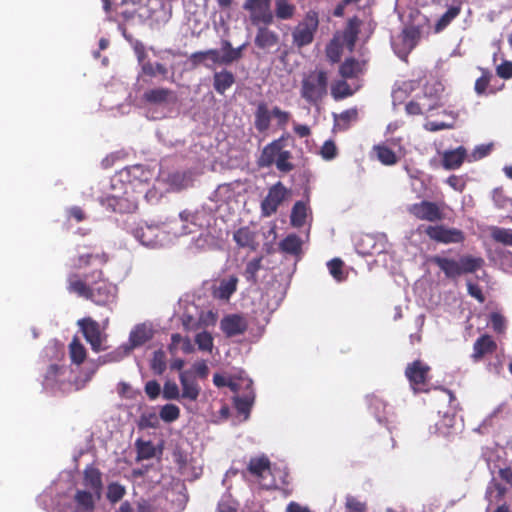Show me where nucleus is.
Here are the masks:
<instances>
[{
    "label": "nucleus",
    "instance_id": "4468645a",
    "mask_svg": "<svg viewBox=\"0 0 512 512\" xmlns=\"http://www.w3.org/2000/svg\"><path fill=\"white\" fill-rule=\"evenodd\" d=\"M66 371L64 365H49L43 375V386L46 389L61 390L66 383Z\"/></svg>",
    "mask_w": 512,
    "mask_h": 512
},
{
    "label": "nucleus",
    "instance_id": "5701e85b",
    "mask_svg": "<svg viewBox=\"0 0 512 512\" xmlns=\"http://www.w3.org/2000/svg\"><path fill=\"white\" fill-rule=\"evenodd\" d=\"M497 348L496 342L491 336L485 334L479 337L473 345L472 358L474 361H479L486 354L493 353Z\"/></svg>",
    "mask_w": 512,
    "mask_h": 512
},
{
    "label": "nucleus",
    "instance_id": "a18cd8bd",
    "mask_svg": "<svg viewBox=\"0 0 512 512\" xmlns=\"http://www.w3.org/2000/svg\"><path fill=\"white\" fill-rule=\"evenodd\" d=\"M491 237L495 242L503 245L512 246V230L500 227L491 229Z\"/></svg>",
    "mask_w": 512,
    "mask_h": 512
},
{
    "label": "nucleus",
    "instance_id": "7c9ffc66",
    "mask_svg": "<svg viewBox=\"0 0 512 512\" xmlns=\"http://www.w3.org/2000/svg\"><path fill=\"white\" fill-rule=\"evenodd\" d=\"M233 239L241 248L256 249V233L247 226L236 230L233 234Z\"/></svg>",
    "mask_w": 512,
    "mask_h": 512
},
{
    "label": "nucleus",
    "instance_id": "603ef678",
    "mask_svg": "<svg viewBox=\"0 0 512 512\" xmlns=\"http://www.w3.org/2000/svg\"><path fill=\"white\" fill-rule=\"evenodd\" d=\"M126 493L125 487L118 482H112L107 487V499L111 503L120 501Z\"/></svg>",
    "mask_w": 512,
    "mask_h": 512
},
{
    "label": "nucleus",
    "instance_id": "338daca9",
    "mask_svg": "<svg viewBox=\"0 0 512 512\" xmlns=\"http://www.w3.org/2000/svg\"><path fill=\"white\" fill-rule=\"evenodd\" d=\"M490 323L494 331L501 333L505 328L504 317L499 313H492L490 316Z\"/></svg>",
    "mask_w": 512,
    "mask_h": 512
},
{
    "label": "nucleus",
    "instance_id": "13d9d810",
    "mask_svg": "<svg viewBox=\"0 0 512 512\" xmlns=\"http://www.w3.org/2000/svg\"><path fill=\"white\" fill-rule=\"evenodd\" d=\"M337 154H338V149L333 140H327L323 143L321 150H320V155L322 156V158L324 160H327V161L333 160L334 158H336Z\"/></svg>",
    "mask_w": 512,
    "mask_h": 512
},
{
    "label": "nucleus",
    "instance_id": "c03bdc74",
    "mask_svg": "<svg viewBox=\"0 0 512 512\" xmlns=\"http://www.w3.org/2000/svg\"><path fill=\"white\" fill-rule=\"evenodd\" d=\"M359 71V63L354 58L346 59L339 68V73L343 78H354Z\"/></svg>",
    "mask_w": 512,
    "mask_h": 512
},
{
    "label": "nucleus",
    "instance_id": "f3484780",
    "mask_svg": "<svg viewBox=\"0 0 512 512\" xmlns=\"http://www.w3.org/2000/svg\"><path fill=\"white\" fill-rule=\"evenodd\" d=\"M179 381L182 387L181 400L196 401L200 395L201 387L195 377L192 376L191 372H180Z\"/></svg>",
    "mask_w": 512,
    "mask_h": 512
},
{
    "label": "nucleus",
    "instance_id": "2f4dec72",
    "mask_svg": "<svg viewBox=\"0 0 512 512\" xmlns=\"http://www.w3.org/2000/svg\"><path fill=\"white\" fill-rule=\"evenodd\" d=\"M378 161L385 166L395 165L399 158L396 153L386 144H377L373 146Z\"/></svg>",
    "mask_w": 512,
    "mask_h": 512
},
{
    "label": "nucleus",
    "instance_id": "dca6fc26",
    "mask_svg": "<svg viewBox=\"0 0 512 512\" xmlns=\"http://www.w3.org/2000/svg\"><path fill=\"white\" fill-rule=\"evenodd\" d=\"M142 99L151 105H164L176 102L175 92L169 88L157 87L144 92Z\"/></svg>",
    "mask_w": 512,
    "mask_h": 512
},
{
    "label": "nucleus",
    "instance_id": "a19ab883",
    "mask_svg": "<svg viewBox=\"0 0 512 512\" xmlns=\"http://www.w3.org/2000/svg\"><path fill=\"white\" fill-rule=\"evenodd\" d=\"M261 262H262V258L258 257V258H254V259L250 260L246 264L243 274H244V277L246 278V280L253 285L256 284L258 281L257 273L261 269Z\"/></svg>",
    "mask_w": 512,
    "mask_h": 512
},
{
    "label": "nucleus",
    "instance_id": "3c124183",
    "mask_svg": "<svg viewBox=\"0 0 512 512\" xmlns=\"http://www.w3.org/2000/svg\"><path fill=\"white\" fill-rule=\"evenodd\" d=\"M292 154L288 150H282L274 163L277 169L281 172L287 173L294 169V165L290 162Z\"/></svg>",
    "mask_w": 512,
    "mask_h": 512
},
{
    "label": "nucleus",
    "instance_id": "ea45409f",
    "mask_svg": "<svg viewBox=\"0 0 512 512\" xmlns=\"http://www.w3.org/2000/svg\"><path fill=\"white\" fill-rule=\"evenodd\" d=\"M461 12L460 6H451L448 10L439 18L435 24V30L437 32L445 29Z\"/></svg>",
    "mask_w": 512,
    "mask_h": 512
},
{
    "label": "nucleus",
    "instance_id": "c756f323",
    "mask_svg": "<svg viewBox=\"0 0 512 512\" xmlns=\"http://www.w3.org/2000/svg\"><path fill=\"white\" fill-rule=\"evenodd\" d=\"M361 24L362 22L357 16L350 18L347 22L343 31V41L349 50H353L355 46Z\"/></svg>",
    "mask_w": 512,
    "mask_h": 512
},
{
    "label": "nucleus",
    "instance_id": "0eeeda50",
    "mask_svg": "<svg viewBox=\"0 0 512 512\" xmlns=\"http://www.w3.org/2000/svg\"><path fill=\"white\" fill-rule=\"evenodd\" d=\"M245 47L246 45L242 44L234 48L229 40L223 39L221 40L220 51L217 49L206 50L207 60H210L213 64L230 65L243 57Z\"/></svg>",
    "mask_w": 512,
    "mask_h": 512
},
{
    "label": "nucleus",
    "instance_id": "6e6d98bb",
    "mask_svg": "<svg viewBox=\"0 0 512 512\" xmlns=\"http://www.w3.org/2000/svg\"><path fill=\"white\" fill-rule=\"evenodd\" d=\"M195 342L198 345V348L202 351L211 352L213 348V337L207 331H203L198 333L195 336Z\"/></svg>",
    "mask_w": 512,
    "mask_h": 512
},
{
    "label": "nucleus",
    "instance_id": "4be33fe9",
    "mask_svg": "<svg viewBox=\"0 0 512 512\" xmlns=\"http://www.w3.org/2000/svg\"><path fill=\"white\" fill-rule=\"evenodd\" d=\"M467 156V150L463 146L448 150L443 153L442 166L447 170L458 169Z\"/></svg>",
    "mask_w": 512,
    "mask_h": 512
},
{
    "label": "nucleus",
    "instance_id": "39448f33",
    "mask_svg": "<svg viewBox=\"0 0 512 512\" xmlns=\"http://www.w3.org/2000/svg\"><path fill=\"white\" fill-rule=\"evenodd\" d=\"M430 371V366L419 359L406 366L405 377L414 394L429 392Z\"/></svg>",
    "mask_w": 512,
    "mask_h": 512
},
{
    "label": "nucleus",
    "instance_id": "4d7b16f0",
    "mask_svg": "<svg viewBox=\"0 0 512 512\" xmlns=\"http://www.w3.org/2000/svg\"><path fill=\"white\" fill-rule=\"evenodd\" d=\"M345 500V507L348 512H367L366 502L359 500L357 497L347 495Z\"/></svg>",
    "mask_w": 512,
    "mask_h": 512
},
{
    "label": "nucleus",
    "instance_id": "f03ea898",
    "mask_svg": "<svg viewBox=\"0 0 512 512\" xmlns=\"http://www.w3.org/2000/svg\"><path fill=\"white\" fill-rule=\"evenodd\" d=\"M328 94V73L315 69L303 75L300 95L310 105L320 104Z\"/></svg>",
    "mask_w": 512,
    "mask_h": 512
},
{
    "label": "nucleus",
    "instance_id": "2eb2a0df",
    "mask_svg": "<svg viewBox=\"0 0 512 512\" xmlns=\"http://www.w3.org/2000/svg\"><path fill=\"white\" fill-rule=\"evenodd\" d=\"M220 328L227 337H234L247 331L248 322L242 315L229 314L221 319Z\"/></svg>",
    "mask_w": 512,
    "mask_h": 512
},
{
    "label": "nucleus",
    "instance_id": "9d476101",
    "mask_svg": "<svg viewBox=\"0 0 512 512\" xmlns=\"http://www.w3.org/2000/svg\"><path fill=\"white\" fill-rule=\"evenodd\" d=\"M425 234L433 241L442 244H459L465 240V234L462 230L445 225L428 226Z\"/></svg>",
    "mask_w": 512,
    "mask_h": 512
},
{
    "label": "nucleus",
    "instance_id": "774afa93",
    "mask_svg": "<svg viewBox=\"0 0 512 512\" xmlns=\"http://www.w3.org/2000/svg\"><path fill=\"white\" fill-rule=\"evenodd\" d=\"M193 371L198 377L202 379H205L209 374L208 365L204 360L195 362L193 364Z\"/></svg>",
    "mask_w": 512,
    "mask_h": 512
},
{
    "label": "nucleus",
    "instance_id": "cd10ccee",
    "mask_svg": "<svg viewBox=\"0 0 512 512\" xmlns=\"http://www.w3.org/2000/svg\"><path fill=\"white\" fill-rule=\"evenodd\" d=\"M258 30L255 36V45L260 49H266L275 46L279 37L276 32L267 28V26H257Z\"/></svg>",
    "mask_w": 512,
    "mask_h": 512
},
{
    "label": "nucleus",
    "instance_id": "412c9836",
    "mask_svg": "<svg viewBox=\"0 0 512 512\" xmlns=\"http://www.w3.org/2000/svg\"><path fill=\"white\" fill-rule=\"evenodd\" d=\"M153 337V330L146 324H139L130 332L129 342L126 343L128 347H131V351L134 348L144 345L146 342L151 340Z\"/></svg>",
    "mask_w": 512,
    "mask_h": 512
},
{
    "label": "nucleus",
    "instance_id": "aec40b11",
    "mask_svg": "<svg viewBox=\"0 0 512 512\" xmlns=\"http://www.w3.org/2000/svg\"><path fill=\"white\" fill-rule=\"evenodd\" d=\"M238 277L230 275L219 281V285L214 288L213 296L219 300L228 301L236 292L238 286Z\"/></svg>",
    "mask_w": 512,
    "mask_h": 512
},
{
    "label": "nucleus",
    "instance_id": "052dcab7",
    "mask_svg": "<svg viewBox=\"0 0 512 512\" xmlns=\"http://www.w3.org/2000/svg\"><path fill=\"white\" fill-rule=\"evenodd\" d=\"M496 74L498 77L509 80L512 78V61L504 60L496 67Z\"/></svg>",
    "mask_w": 512,
    "mask_h": 512
},
{
    "label": "nucleus",
    "instance_id": "a211bd4d",
    "mask_svg": "<svg viewBox=\"0 0 512 512\" xmlns=\"http://www.w3.org/2000/svg\"><path fill=\"white\" fill-rule=\"evenodd\" d=\"M284 141V136H281L280 138L275 139L271 143L267 144L260 154L258 165L260 167L272 166L284 148Z\"/></svg>",
    "mask_w": 512,
    "mask_h": 512
},
{
    "label": "nucleus",
    "instance_id": "680f3d73",
    "mask_svg": "<svg viewBox=\"0 0 512 512\" xmlns=\"http://www.w3.org/2000/svg\"><path fill=\"white\" fill-rule=\"evenodd\" d=\"M146 395L151 399L155 400L161 393L160 384L156 380L148 381L144 387Z\"/></svg>",
    "mask_w": 512,
    "mask_h": 512
},
{
    "label": "nucleus",
    "instance_id": "49530a36",
    "mask_svg": "<svg viewBox=\"0 0 512 512\" xmlns=\"http://www.w3.org/2000/svg\"><path fill=\"white\" fill-rule=\"evenodd\" d=\"M131 353V347L125 344L120 345L114 351L105 354L103 358L104 363L119 362Z\"/></svg>",
    "mask_w": 512,
    "mask_h": 512
},
{
    "label": "nucleus",
    "instance_id": "bb28decb",
    "mask_svg": "<svg viewBox=\"0 0 512 512\" xmlns=\"http://www.w3.org/2000/svg\"><path fill=\"white\" fill-rule=\"evenodd\" d=\"M234 83L235 76L229 70L223 69L213 74V87L215 91L220 95H224L225 92L230 89Z\"/></svg>",
    "mask_w": 512,
    "mask_h": 512
},
{
    "label": "nucleus",
    "instance_id": "e2e57ef3",
    "mask_svg": "<svg viewBox=\"0 0 512 512\" xmlns=\"http://www.w3.org/2000/svg\"><path fill=\"white\" fill-rule=\"evenodd\" d=\"M272 117L277 119L278 125L280 127H285L289 122L290 113L281 110L278 106H275L272 109Z\"/></svg>",
    "mask_w": 512,
    "mask_h": 512
},
{
    "label": "nucleus",
    "instance_id": "864d4df0",
    "mask_svg": "<svg viewBox=\"0 0 512 512\" xmlns=\"http://www.w3.org/2000/svg\"><path fill=\"white\" fill-rule=\"evenodd\" d=\"M482 75L476 79L474 84V90L477 95H483L489 86L492 78V74L488 69H481Z\"/></svg>",
    "mask_w": 512,
    "mask_h": 512
},
{
    "label": "nucleus",
    "instance_id": "e433bc0d",
    "mask_svg": "<svg viewBox=\"0 0 512 512\" xmlns=\"http://www.w3.org/2000/svg\"><path fill=\"white\" fill-rule=\"evenodd\" d=\"M155 229L149 225H141L133 229L132 234L141 244L150 246L154 243Z\"/></svg>",
    "mask_w": 512,
    "mask_h": 512
},
{
    "label": "nucleus",
    "instance_id": "72a5a7b5",
    "mask_svg": "<svg viewBox=\"0 0 512 512\" xmlns=\"http://www.w3.org/2000/svg\"><path fill=\"white\" fill-rule=\"evenodd\" d=\"M68 348L72 363L81 365L86 359L87 351L77 336L73 337Z\"/></svg>",
    "mask_w": 512,
    "mask_h": 512
},
{
    "label": "nucleus",
    "instance_id": "de8ad7c7",
    "mask_svg": "<svg viewBox=\"0 0 512 512\" xmlns=\"http://www.w3.org/2000/svg\"><path fill=\"white\" fill-rule=\"evenodd\" d=\"M160 418L166 423H172L180 417V409L175 404H166L161 407Z\"/></svg>",
    "mask_w": 512,
    "mask_h": 512
},
{
    "label": "nucleus",
    "instance_id": "09e8293b",
    "mask_svg": "<svg viewBox=\"0 0 512 512\" xmlns=\"http://www.w3.org/2000/svg\"><path fill=\"white\" fill-rule=\"evenodd\" d=\"M76 503L84 509L91 511L94 509L93 492L86 490H78L74 497Z\"/></svg>",
    "mask_w": 512,
    "mask_h": 512
},
{
    "label": "nucleus",
    "instance_id": "c85d7f7f",
    "mask_svg": "<svg viewBox=\"0 0 512 512\" xmlns=\"http://www.w3.org/2000/svg\"><path fill=\"white\" fill-rule=\"evenodd\" d=\"M274 19L287 21L294 18L297 12L296 5L291 0H275L274 2Z\"/></svg>",
    "mask_w": 512,
    "mask_h": 512
},
{
    "label": "nucleus",
    "instance_id": "f704fd0d",
    "mask_svg": "<svg viewBox=\"0 0 512 512\" xmlns=\"http://www.w3.org/2000/svg\"><path fill=\"white\" fill-rule=\"evenodd\" d=\"M442 106V103L438 98L433 99L429 104L419 103L416 101H410L406 104L405 110L409 115H420L423 113V109L431 111Z\"/></svg>",
    "mask_w": 512,
    "mask_h": 512
},
{
    "label": "nucleus",
    "instance_id": "69168bd1",
    "mask_svg": "<svg viewBox=\"0 0 512 512\" xmlns=\"http://www.w3.org/2000/svg\"><path fill=\"white\" fill-rule=\"evenodd\" d=\"M155 455V448L150 442L142 443L138 449V458L150 459Z\"/></svg>",
    "mask_w": 512,
    "mask_h": 512
},
{
    "label": "nucleus",
    "instance_id": "4c0bfd02",
    "mask_svg": "<svg viewBox=\"0 0 512 512\" xmlns=\"http://www.w3.org/2000/svg\"><path fill=\"white\" fill-rule=\"evenodd\" d=\"M129 181L148 182L151 178V171L141 164L130 166L126 169Z\"/></svg>",
    "mask_w": 512,
    "mask_h": 512
},
{
    "label": "nucleus",
    "instance_id": "8fccbe9b",
    "mask_svg": "<svg viewBox=\"0 0 512 512\" xmlns=\"http://www.w3.org/2000/svg\"><path fill=\"white\" fill-rule=\"evenodd\" d=\"M331 94L335 100H341L351 96L353 91L346 81H338L332 86Z\"/></svg>",
    "mask_w": 512,
    "mask_h": 512
},
{
    "label": "nucleus",
    "instance_id": "20e7f679",
    "mask_svg": "<svg viewBox=\"0 0 512 512\" xmlns=\"http://www.w3.org/2000/svg\"><path fill=\"white\" fill-rule=\"evenodd\" d=\"M318 28L319 13L314 9H310L292 29L293 45L300 49L312 44Z\"/></svg>",
    "mask_w": 512,
    "mask_h": 512
},
{
    "label": "nucleus",
    "instance_id": "58836bf2",
    "mask_svg": "<svg viewBox=\"0 0 512 512\" xmlns=\"http://www.w3.org/2000/svg\"><path fill=\"white\" fill-rule=\"evenodd\" d=\"M307 208L304 202L297 201L291 211V224L294 227H301L305 224Z\"/></svg>",
    "mask_w": 512,
    "mask_h": 512
},
{
    "label": "nucleus",
    "instance_id": "ddd939ff",
    "mask_svg": "<svg viewBox=\"0 0 512 512\" xmlns=\"http://www.w3.org/2000/svg\"><path fill=\"white\" fill-rule=\"evenodd\" d=\"M77 324L94 352L98 353L104 350V347H102L103 336L97 321L91 317H85L78 320Z\"/></svg>",
    "mask_w": 512,
    "mask_h": 512
},
{
    "label": "nucleus",
    "instance_id": "423d86ee",
    "mask_svg": "<svg viewBox=\"0 0 512 512\" xmlns=\"http://www.w3.org/2000/svg\"><path fill=\"white\" fill-rule=\"evenodd\" d=\"M243 9L249 12V19L254 26H269L274 23L271 0H246Z\"/></svg>",
    "mask_w": 512,
    "mask_h": 512
},
{
    "label": "nucleus",
    "instance_id": "b1692460",
    "mask_svg": "<svg viewBox=\"0 0 512 512\" xmlns=\"http://www.w3.org/2000/svg\"><path fill=\"white\" fill-rule=\"evenodd\" d=\"M333 119V131H346L352 123L358 120V110L357 108H350L340 114L333 113Z\"/></svg>",
    "mask_w": 512,
    "mask_h": 512
},
{
    "label": "nucleus",
    "instance_id": "7ed1b4c3",
    "mask_svg": "<svg viewBox=\"0 0 512 512\" xmlns=\"http://www.w3.org/2000/svg\"><path fill=\"white\" fill-rule=\"evenodd\" d=\"M431 262L436 264L447 278H457L462 274L474 273L479 270L484 260L480 257L462 256L459 261L451 258L433 256Z\"/></svg>",
    "mask_w": 512,
    "mask_h": 512
},
{
    "label": "nucleus",
    "instance_id": "393cba45",
    "mask_svg": "<svg viewBox=\"0 0 512 512\" xmlns=\"http://www.w3.org/2000/svg\"><path fill=\"white\" fill-rule=\"evenodd\" d=\"M272 111L265 102L258 103L254 113V126L259 133H265L270 128Z\"/></svg>",
    "mask_w": 512,
    "mask_h": 512
},
{
    "label": "nucleus",
    "instance_id": "f257e3e1",
    "mask_svg": "<svg viewBox=\"0 0 512 512\" xmlns=\"http://www.w3.org/2000/svg\"><path fill=\"white\" fill-rule=\"evenodd\" d=\"M105 252L78 255L71 259V271L67 275L69 293L104 306L114 301L117 287L110 282L102 267L108 262Z\"/></svg>",
    "mask_w": 512,
    "mask_h": 512
},
{
    "label": "nucleus",
    "instance_id": "1a4fd4ad",
    "mask_svg": "<svg viewBox=\"0 0 512 512\" xmlns=\"http://www.w3.org/2000/svg\"><path fill=\"white\" fill-rule=\"evenodd\" d=\"M247 470L259 480L260 486L263 489L271 490L277 488V483L274 478L269 482L265 481L266 475H272L271 462L267 456L252 457L249 460Z\"/></svg>",
    "mask_w": 512,
    "mask_h": 512
},
{
    "label": "nucleus",
    "instance_id": "6e6552de",
    "mask_svg": "<svg viewBox=\"0 0 512 512\" xmlns=\"http://www.w3.org/2000/svg\"><path fill=\"white\" fill-rule=\"evenodd\" d=\"M289 194L288 189L282 182H277L268 189L266 197L261 201V216L270 217L275 214L279 206Z\"/></svg>",
    "mask_w": 512,
    "mask_h": 512
},
{
    "label": "nucleus",
    "instance_id": "c9c22d12",
    "mask_svg": "<svg viewBox=\"0 0 512 512\" xmlns=\"http://www.w3.org/2000/svg\"><path fill=\"white\" fill-rule=\"evenodd\" d=\"M255 395L254 392L251 390L248 393H246L243 396H236L234 398V406L239 414L245 415L247 418L251 407L254 403Z\"/></svg>",
    "mask_w": 512,
    "mask_h": 512
},
{
    "label": "nucleus",
    "instance_id": "6ab92c4d",
    "mask_svg": "<svg viewBox=\"0 0 512 512\" xmlns=\"http://www.w3.org/2000/svg\"><path fill=\"white\" fill-rule=\"evenodd\" d=\"M83 484L99 498L103 488L100 470L93 465L87 466L83 471Z\"/></svg>",
    "mask_w": 512,
    "mask_h": 512
},
{
    "label": "nucleus",
    "instance_id": "9b49d317",
    "mask_svg": "<svg viewBox=\"0 0 512 512\" xmlns=\"http://www.w3.org/2000/svg\"><path fill=\"white\" fill-rule=\"evenodd\" d=\"M407 211L410 215L422 221L438 222L444 218V213L439 205L428 200H423L410 205L407 208Z\"/></svg>",
    "mask_w": 512,
    "mask_h": 512
},
{
    "label": "nucleus",
    "instance_id": "f8f14e48",
    "mask_svg": "<svg viewBox=\"0 0 512 512\" xmlns=\"http://www.w3.org/2000/svg\"><path fill=\"white\" fill-rule=\"evenodd\" d=\"M171 14V5L165 0H147L140 7L139 15L155 23L166 22Z\"/></svg>",
    "mask_w": 512,
    "mask_h": 512
},
{
    "label": "nucleus",
    "instance_id": "473e14b6",
    "mask_svg": "<svg viewBox=\"0 0 512 512\" xmlns=\"http://www.w3.org/2000/svg\"><path fill=\"white\" fill-rule=\"evenodd\" d=\"M279 249L290 255H299L302 252V241L296 234H289L280 243Z\"/></svg>",
    "mask_w": 512,
    "mask_h": 512
},
{
    "label": "nucleus",
    "instance_id": "79ce46f5",
    "mask_svg": "<svg viewBox=\"0 0 512 512\" xmlns=\"http://www.w3.org/2000/svg\"><path fill=\"white\" fill-rule=\"evenodd\" d=\"M167 73V67L161 63L153 64L150 61H147L141 65V74L149 77H155L157 74L166 77Z\"/></svg>",
    "mask_w": 512,
    "mask_h": 512
},
{
    "label": "nucleus",
    "instance_id": "5fc2aeb1",
    "mask_svg": "<svg viewBox=\"0 0 512 512\" xmlns=\"http://www.w3.org/2000/svg\"><path fill=\"white\" fill-rule=\"evenodd\" d=\"M162 396L166 400H181V393L174 381H166L163 386Z\"/></svg>",
    "mask_w": 512,
    "mask_h": 512
},
{
    "label": "nucleus",
    "instance_id": "0e129e2a",
    "mask_svg": "<svg viewBox=\"0 0 512 512\" xmlns=\"http://www.w3.org/2000/svg\"><path fill=\"white\" fill-rule=\"evenodd\" d=\"M404 42L413 48L419 39V31L416 28H408L403 31Z\"/></svg>",
    "mask_w": 512,
    "mask_h": 512
},
{
    "label": "nucleus",
    "instance_id": "bf43d9fd",
    "mask_svg": "<svg viewBox=\"0 0 512 512\" xmlns=\"http://www.w3.org/2000/svg\"><path fill=\"white\" fill-rule=\"evenodd\" d=\"M343 265V261L339 258H334L328 262L329 272L337 281L344 280Z\"/></svg>",
    "mask_w": 512,
    "mask_h": 512
},
{
    "label": "nucleus",
    "instance_id": "a878e982",
    "mask_svg": "<svg viewBox=\"0 0 512 512\" xmlns=\"http://www.w3.org/2000/svg\"><path fill=\"white\" fill-rule=\"evenodd\" d=\"M106 203L107 206L116 213H130L137 208L136 202L126 196H108Z\"/></svg>",
    "mask_w": 512,
    "mask_h": 512
},
{
    "label": "nucleus",
    "instance_id": "37998d69",
    "mask_svg": "<svg viewBox=\"0 0 512 512\" xmlns=\"http://www.w3.org/2000/svg\"><path fill=\"white\" fill-rule=\"evenodd\" d=\"M150 368L157 375L164 373L166 370V354L163 350L159 349L154 351Z\"/></svg>",
    "mask_w": 512,
    "mask_h": 512
}]
</instances>
